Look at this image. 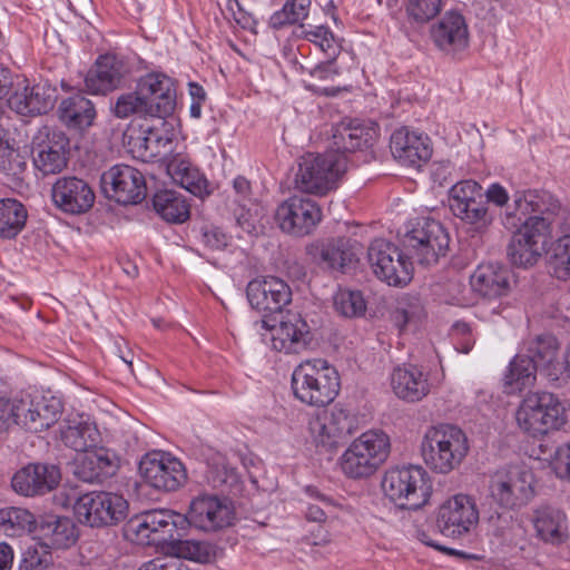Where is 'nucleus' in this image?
<instances>
[{"label":"nucleus","instance_id":"f257e3e1","mask_svg":"<svg viewBox=\"0 0 570 570\" xmlns=\"http://www.w3.org/2000/svg\"><path fill=\"white\" fill-rule=\"evenodd\" d=\"M514 212L520 228L508 245L507 255L514 266H533L547 250L553 216L560 209L559 202L544 190H525L514 195Z\"/></svg>","mask_w":570,"mask_h":570},{"label":"nucleus","instance_id":"f03ea898","mask_svg":"<svg viewBox=\"0 0 570 570\" xmlns=\"http://www.w3.org/2000/svg\"><path fill=\"white\" fill-rule=\"evenodd\" d=\"M247 299L252 308L263 315V326L274 330L273 348L285 354L299 353L312 341L309 325L298 313H287L278 326L269 324V315L282 313L292 302V291L287 283L274 276L255 278L247 284Z\"/></svg>","mask_w":570,"mask_h":570},{"label":"nucleus","instance_id":"7ed1b4c3","mask_svg":"<svg viewBox=\"0 0 570 570\" xmlns=\"http://www.w3.org/2000/svg\"><path fill=\"white\" fill-rule=\"evenodd\" d=\"M291 387L299 402L315 407L331 404L338 395L341 380L335 367L322 358L299 363L292 373Z\"/></svg>","mask_w":570,"mask_h":570},{"label":"nucleus","instance_id":"20e7f679","mask_svg":"<svg viewBox=\"0 0 570 570\" xmlns=\"http://www.w3.org/2000/svg\"><path fill=\"white\" fill-rule=\"evenodd\" d=\"M469 440L462 429L453 424L430 426L421 442L425 464L435 473L455 470L469 452Z\"/></svg>","mask_w":570,"mask_h":570},{"label":"nucleus","instance_id":"39448f33","mask_svg":"<svg viewBox=\"0 0 570 570\" xmlns=\"http://www.w3.org/2000/svg\"><path fill=\"white\" fill-rule=\"evenodd\" d=\"M402 242L411 261L432 266L446 255L450 236L439 220L421 216L404 224Z\"/></svg>","mask_w":570,"mask_h":570},{"label":"nucleus","instance_id":"423d86ee","mask_svg":"<svg viewBox=\"0 0 570 570\" xmlns=\"http://www.w3.org/2000/svg\"><path fill=\"white\" fill-rule=\"evenodd\" d=\"M347 158L334 151L308 153L299 158L295 188L303 193L325 195L337 187L347 170Z\"/></svg>","mask_w":570,"mask_h":570},{"label":"nucleus","instance_id":"0eeeda50","mask_svg":"<svg viewBox=\"0 0 570 570\" xmlns=\"http://www.w3.org/2000/svg\"><path fill=\"white\" fill-rule=\"evenodd\" d=\"M515 419L520 429L533 438L559 430L568 421L563 403L556 394L546 391L528 393Z\"/></svg>","mask_w":570,"mask_h":570},{"label":"nucleus","instance_id":"6e6552de","mask_svg":"<svg viewBox=\"0 0 570 570\" xmlns=\"http://www.w3.org/2000/svg\"><path fill=\"white\" fill-rule=\"evenodd\" d=\"M390 451V438L385 432L366 431L344 451L341 458L342 471L351 479L368 478L387 460Z\"/></svg>","mask_w":570,"mask_h":570},{"label":"nucleus","instance_id":"1a4fd4ad","mask_svg":"<svg viewBox=\"0 0 570 570\" xmlns=\"http://www.w3.org/2000/svg\"><path fill=\"white\" fill-rule=\"evenodd\" d=\"M385 495L401 509L417 510L432 494L429 473L420 465L392 468L382 480Z\"/></svg>","mask_w":570,"mask_h":570},{"label":"nucleus","instance_id":"9d476101","mask_svg":"<svg viewBox=\"0 0 570 570\" xmlns=\"http://www.w3.org/2000/svg\"><path fill=\"white\" fill-rule=\"evenodd\" d=\"M534 475L527 468L510 466L498 470L489 481V497L505 512L525 507L534 497Z\"/></svg>","mask_w":570,"mask_h":570},{"label":"nucleus","instance_id":"9b49d317","mask_svg":"<svg viewBox=\"0 0 570 570\" xmlns=\"http://www.w3.org/2000/svg\"><path fill=\"white\" fill-rule=\"evenodd\" d=\"M448 202L452 215L473 232L483 233L493 223V213L487 206L483 188L473 179L454 184L449 190Z\"/></svg>","mask_w":570,"mask_h":570},{"label":"nucleus","instance_id":"f8f14e48","mask_svg":"<svg viewBox=\"0 0 570 570\" xmlns=\"http://www.w3.org/2000/svg\"><path fill=\"white\" fill-rule=\"evenodd\" d=\"M75 517L90 528L116 525L127 518L128 502L122 495L108 491H90L77 498Z\"/></svg>","mask_w":570,"mask_h":570},{"label":"nucleus","instance_id":"ddd939ff","mask_svg":"<svg viewBox=\"0 0 570 570\" xmlns=\"http://www.w3.org/2000/svg\"><path fill=\"white\" fill-rule=\"evenodd\" d=\"M367 259L375 276L391 286L402 287L412 279L413 262L407 253L384 238L371 243Z\"/></svg>","mask_w":570,"mask_h":570},{"label":"nucleus","instance_id":"4468645a","mask_svg":"<svg viewBox=\"0 0 570 570\" xmlns=\"http://www.w3.org/2000/svg\"><path fill=\"white\" fill-rule=\"evenodd\" d=\"M361 244L347 237L317 239L305 246L307 259L323 271L347 273L358 263Z\"/></svg>","mask_w":570,"mask_h":570},{"label":"nucleus","instance_id":"2eb2a0df","mask_svg":"<svg viewBox=\"0 0 570 570\" xmlns=\"http://www.w3.org/2000/svg\"><path fill=\"white\" fill-rule=\"evenodd\" d=\"M139 473L150 487L166 492L180 489L187 481L183 462L161 451L146 453L139 462Z\"/></svg>","mask_w":570,"mask_h":570},{"label":"nucleus","instance_id":"dca6fc26","mask_svg":"<svg viewBox=\"0 0 570 570\" xmlns=\"http://www.w3.org/2000/svg\"><path fill=\"white\" fill-rule=\"evenodd\" d=\"M100 186L105 196L118 204H138L146 196L144 175L136 168L118 164L104 171Z\"/></svg>","mask_w":570,"mask_h":570},{"label":"nucleus","instance_id":"f3484780","mask_svg":"<svg viewBox=\"0 0 570 570\" xmlns=\"http://www.w3.org/2000/svg\"><path fill=\"white\" fill-rule=\"evenodd\" d=\"M275 217L284 233L304 237L321 223L322 209L309 198L293 196L277 207Z\"/></svg>","mask_w":570,"mask_h":570},{"label":"nucleus","instance_id":"a211bd4d","mask_svg":"<svg viewBox=\"0 0 570 570\" xmlns=\"http://www.w3.org/2000/svg\"><path fill=\"white\" fill-rule=\"evenodd\" d=\"M184 517L185 523L205 532H215L232 525L235 512L227 499L203 494L191 500Z\"/></svg>","mask_w":570,"mask_h":570},{"label":"nucleus","instance_id":"6ab92c4d","mask_svg":"<svg viewBox=\"0 0 570 570\" xmlns=\"http://www.w3.org/2000/svg\"><path fill=\"white\" fill-rule=\"evenodd\" d=\"M136 89L165 127L164 119L176 108L177 81L163 71H149L137 79Z\"/></svg>","mask_w":570,"mask_h":570},{"label":"nucleus","instance_id":"aec40b11","mask_svg":"<svg viewBox=\"0 0 570 570\" xmlns=\"http://www.w3.org/2000/svg\"><path fill=\"white\" fill-rule=\"evenodd\" d=\"M185 524V517L173 510L155 509L135 515L128 522V531L148 542L175 541V533Z\"/></svg>","mask_w":570,"mask_h":570},{"label":"nucleus","instance_id":"412c9836","mask_svg":"<svg viewBox=\"0 0 570 570\" xmlns=\"http://www.w3.org/2000/svg\"><path fill=\"white\" fill-rule=\"evenodd\" d=\"M478 520L474 501L469 495L456 494L440 507L436 525L443 535L455 539L466 534Z\"/></svg>","mask_w":570,"mask_h":570},{"label":"nucleus","instance_id":"4be33fe9","mask_svg":"<svg viewBox=\"0 0 570 570\" xmlns=\"http://www.w3.org/2000/svg\"><path fill=\"white\" fill-rule=\"evenodd\" d=\"M51 199L60 212L68 215H82L92 208L96 195L85 179L65 176L58 178L52 185Z\"/></svg>","mask_w":570,"mask_h":570},{"label":"nucleus","instance_id":"5701e85b","mask_svg":"<svg viewBox=\"0 0 570 570\" xmlns=\"http://www.w3.org/2000/svg\"><path fill=\"white\" fill-rule=\"evenodd\" d=\"M130 72L128 62L114 53L99 56L85 77V90L91 95H107L121 87Z\"/></svg>","mask_w":570,"mask_h":570},{"label":"nucleus","instance_id":"b1692460","mask_svg":"<svg viewBox=\"0 0 570 570\" xmlns=\"http://www.w3.org/2000/svg\"><path fill=\"white\" fill-rule=\"evenodd\" d=\"M61 480L58 465L49 463H29L19 469L11 479V487L22 497L45 495L56 489Z\"/></svg>","mask_w":570,"mask_h":570},{"label":"nucleus","instance_id":"393cba45","mask_svg":"<svg viewBox=\"0 0 570 570\" xmlns=\"http://www.w3.org/2000/svg\"><path fill=\"white\" fill-rule=\"evenodd\" d=\"M332 131V147L327 151L337 153L346 158V154L372 147L377 137V130L373 124L357 118L342 119Z\"/></svg>","mask_w":570,"mask_h":570},{"label":"nucleus","instance_id":"a878e982","mask_svg":"<svg viewBox=\"0 0 570 570\" xmlns=\"http://www.w3.org/2000/svg\"><path fill=\"white\" fill-rule=\"evenodd\" d=\"M390 148L393 157L400 164L409 167H420L432 156L429 137L410 130L409 127H401L393 131Z\"/></svg>","mask_w":570,"mask_h":570},{"label":"nucleus","instance_id":"bb28decb","mask_svg":"<svg viewBox=\"0 0 570 570\" xmlns=\"http://www.w3.org/2000/svg\"><path fill=\"white\" fill-rule=\"evenodd\" d=\"M431 39L436 48L448 55H455L469 46V28L465 18L456 10L446 11L432 26Z\"/></svg>","mask_w":570,"mask_h":570},{"label":"nucleus","instance_id":"cd10ccee","mask_svg":"<svg viewBox=\"0 0 570 570\" xmlns=\"http://www.w3.org/2000/svg\"><path fill=\"white\" fill-rule=\"evenodd\" d=\"M119 469L117 455L104 448L87 451L75 463V476L87 483H102L114 476Z\"/></svg>","mask_w":570,"mask_h":570},{"label":"nucleus","instance_id":"c85d7f7f","mask_svg":"<svg viewBox=\"0 0 570 570\" xmlns=\"http://www.w3.org/2000/svg\"><path fill=\"white\" fill-rule=\"evenodd\" d=\"M41 546L47 549H68L78 539V529L69 517L48 514L41 517L36 529Z\"/></svg>","mask_w":570,"mask_h":570},{"label":"nucleus","instance_id":"c756f323","mask_svg":"<svg viewBox=\"0 0 570 570\" xmlns=\"http://www.w3.org/2000/svg\"><path fill=\"white\" fill-rule=\"evenodd\" d=\"M391 386L394 394L406 402L421 401L430 393L431 389L428 374L412 364L397 366L393 370Z\"/></svg>","mask_w":570,"mask_h":570},{"label":"nucleus","instance_id":"7c9ffc66","mask_svg":"<svg viewBox=\"0 0 570 570\" xmlns=\"http://www.w3.org/2000/svg\"><path fill=\"white\" fill-rule=\"evenodd\" d=\"M511 272L499 263H488L478 266L471 276L472 288L488 298H498L510 291Z\"/></svg>","mask_w":570,"mask_h":570},{"label":"nucleus","instance_id":"2f4dec72","mask_svg":"<svg viewBox=\"0 0 570 570\" xmlns=\"http://www.w3.org/2000/svg\"><path fill=\"white\" fill-rule=\"evenodd\" d=\"M173 135L164 128L148 127L138 136H129L128 146L135 157L147 161L166 155L171 149Z\"/></svg>","mask_w":570,"mask_h":570},{"label":"nucleus","instance_id":"473e14b6","mask_svg":"<svg viewBox=\"0 0 570 570\" xmlns=\"http://www.w3.org/2000/svg\"><path fill=\"white\" fill-rule=\"evenodd\" d=\"M533 525L537 535L544 542L560 544L568 537V518L566 513L552 507L535 510Z\"/></svg>","mask_w":570,"mask_h":570},{"label":"nucleus","instance_id":"72a5a7b5","mask_svg":"<svg viewBox=\"0 0 570 570\" xmlns=\"http://www.w3.org/2000/svg\"><path fill=\"white\" fill-rule=\"evenodd\" d=\"M59 119L71 129H86L96 118V109L91 100L81 94L63 99L58 108Z\"/></svg>","mask_w":570,"mask_h":570},{"label":"nucleus","instance_id":"f704fd0d","mask_svg":"<svg viewBox=\"0 0 570 570\" xmlns=\"http://www.w3.org/2000/svg\"><path fill=\"white\" fill-rule=\"evenodd\" d=\"M99 431L87 421L68 420L60 425V440L62 443L77 451L87 452L99 442Z\"/></svg>","mask_w":570,"mask_h":570},{"label":"nucleus","instance_id":"c9c22d12","mask_svg":"<svg viewBox=\"0 0 570 570\" xmlns=\"http://www.w3.org/2000/svg\"><path fill=\"white\" fill-rule=\"evenodd\" d=\"M538 365L524 354H517L510 362L504 374V392L508 394L522 392L533 386L537 380Z\"/></svg>","mask_w":570,"mask_h":570},{"label":"nucleus","instance_id":"e433bc0d","mask_svg":"<svg viewBox=\"0 0 570 570\" xmlns=\"http://www.w3.org/2000/svg\"><path fill=\"white\" fill-rule=\"evenodd\" d=\"M155 212L167 223L183 224L190 216L189 204L178 191L158 190L153 197Z\"/></svg>","mask_w":570,"mask_h":570},{"label":"nucleus","instance_id":"4c0bfd02","mask_svg":"<svg viewBox=\"0 0 570 570\" xmlns=\"http://www.w3.org/2000/svg\"><path fill=\"white\" fill-rule=\"evenodd\" d=\"M167 170L173 180L190 194L200 198L209 195L207 179L189 161L174 159L168 164Z\"/></svg>","mask_w":570,"mask_h":570},{"label":"nucleus","instance_id":"58836bf2","mask_svg":"<svg viewBox=\"0 0 570 570\" xmlns=\"http://www.w3.org/2000/svg\"><path fill=\"white\" fill-rule=\"evenodd\" d=\"M28 219L26 206L16 198L0 199V238L14 239Z\"/></svg>","mask_w":570,"mask_h":570},{"label":"nucleus","instance_id":"ea45409f","mask_svg":"<svg viewBox=\"0 0 570 570\" xmlns=\"http://www.w3.org/2000/svg\"><path fill=\"white\" fill-rule=\"evenodd\" d=\"M70 140L67 135L49 126H42L31 138V155H45L49 153L69 154Z\"/></svg>","mask_w":570,"mask_h":570},{"label":"nucleus","instance_id":"a19ab883","mask_svg":"<svg viewBox=\"0 0 570 570\" xmlns=\"http://www.w3.org/2000/svg\"><path fill=\"white\" fill-rule=\"evenodd\" d=\"M37 520L27 509L6 507L0 509V531L8 537H20L36 529Z\"/></svg>","mask_w":570,"mask_h":570},{"label":"nucleus","instance_id":"79ce46f5","mask_svg":"<svg viewBox=\"0 0 570 570\" xmlns=\"http://www.w3.org/2000/svg\"><path fill=\"white\" fill-rule=\"evenodd\" d=\"M33 400V415L29 423V431L32 433L42 432L58 422L62 404L55 396H36Z\"/></svg>","mask_w":570,"mask_h":570},{"label":"nucleus","instance_id":"37998d69","mask_svg":"<svg viewBox=\"0 0 570 570\" xmlns=\"http://www.w3.org/2000/svg\"><path fill=\"white\" fill-rule=\"evenodd\" d=\"M111 112L118 119H127L132 116L139 118H157L156 114L150 110L149 105L138 90L124 92L119 95L111 105Z\"/></svg>","mask_w":570,"mask_h":570},{"label":"nucleus","instance_id":"c03bdc74","mask_svg":"<svg viewBox=\"0 0 570 570\" xmlns=\"http://www.w3.org/2000/svg\"><path fill=\"white\" fill-rule=\"evenodd\" d=\"M173 549L176 559L195 561L198 563H209L216 557V548L207 541L199 540H176Z\"/></svg>","mask_w":570,"mask_h":570},{"label":"nucleus","instance_id":"a18cd8bd","mask_svg":"<svg viewBox=\"0 0 570 570\" xmlns=\"http://www.w3.org/2000/svg\"><path fill=\"white\" fill-rule=\"evenodd\" d=\"M309 7L311 0H287L281 10L271 16L268 24L279 30L285 26L298 23L308 17Z\"/></svg>","mask_w":570,"mask_h":570},{"label":"nucleus","instance_id":"49530a36","mask_svg":"<svg viewBox=\"0 0 570 570\" xmlns=\"http://www.w3.org/2000/svg\"><path fill=\"white\" fill-rule=\"evenodd\" d=\"M302 28L303 39L317 46L328 59H336L340 55V45L337 43L333 31L327 26H309L308 28H304V26H302Z\"/></svg>","mask_w":570,"mask_h":570},{"label":"nucleus","instance_id":"de8ad7c7","mask_svg":"<svg viewBox=\"0 0 570 570\" xmlns=\"http://www.w3.org/2000/svg\"><path fill=\"white\" fill-rule=\"evenodd\" d=\"M335 311L344 317H357L365 313L366 303L360 291L340 289L334 296Z\"/></svg>","mask_w":570,"mask_h":570},{"label":"nucleus","instance_id":"09e8293b","mask_svg":"<svg viewBox=\"0 0 570 570\" xmlns=\"http://www.w3.org/2000/svg\"><path fill=\"white\" fill-rule=\"evenodd\" d=\"M549 265L558 279H570V234L560 237L554 243Z\"/></svg>","mask_w":570,"mask_h":570},{"label":"nucleus","instance_id":"8fccbe9b","mask_svg":"<svg viewBox=\"0 0 570 570\" xmlns=\"http://www.w3.org/2000/svg\"><path fill=\"white\" fill-rule=\"evenodd\" d=\"M57 98V89L48 82H40L29 87V99L33 116L50 111L55 107Z\"/></svg>","mask_w":570,"mask_h":570},{"label":"nucleus","instance_id":"3c124183","mask_svg":"<svg viewBox=\"0 0 570 570\" xmlns=\"http://www.w3.org/2000/svg\"><path fill=\"white\" fill-rule=\"evenodd\" d=\"M559 343L552 335H539L529 343L527 353L537 365L551 361L558 355Z\"/></svg>","mask_w":570,"mask_h":570},{"label":"nucleus","instance_id":"603ef678","mask_svg":"<svg viewBox=\"0 0 570 570\" xmlns=\"http://www.w3.org/2000/svg\"><path fill=\"white\" fill-rule=\"evenodd\" d=\"M328 428V422L324 417H318L311 423V431L313 433L316 446L324 449L325 451H332L345 441Z\"/></svg>","mask_w":570,"mask_h":570},{"label":"nucleus","instance_id":"864d4df0","mask_svg":"<svg viewBox=\"0 0 570 570\" xmlns=\"http://www.w3.org/2000/svg\"><path fill=\"white\" fill-rule=\"evenodd\" d=\"M68 155L62 153H49L45 155H31L35 168L42 176L56 175L61 173L68 165Z\"/></svg>","mask_w":570,"mask_h":570},{"label":"nucleus","instance_id":"5fc2aeb1","mask_svg":"<svg viewBox=\"0 0 570 570\" xmlns=\"http://www.w3.org/2000/svg\"><path fill=\"white\" fill-rule=\"evenodd\" d=\"M442 8V0H410L409 16L419 23H424L436 17Z\"/></svg>","mask_w":570,"mask_h":570},{"label":"nucleus","instance_id":"6e6d98bb","mask_svg":"<svg viewBox=\"0 0 570 570\" xmlns=\"http://www.w3.org/2000/svg\"><path fill=\"white\" fill-rule=\"evenodd\" d=\"M9 407L12 409L9 415V424H17L29 431V423L33 415V400L31 397L10 400Z\"/></svg>","mask_w":570,"mask_h":570},{"label":"nucleus","instance_id":"4d7b16f0","mask_svg":"<svg viewBox=\"0 0 570 570\" xmlns=\"http://www.w3.org/2000/svg\"><path fill=\"white\" fill-rule=\"evenodd\" d=\"M328 422V428L346 441L355 430V419L344 409H334L328 416H324Z\"/></svg>","mask_w":570,"mask_h":570},{"label":"nucleus","instance_id":"13d9d810","mask_svg":"<svg viewBox=\"0 0 570 570\" xmlns=\"http://www.w3.org/2000/svg\"><path fill=\"white\" fill-rule=\"evenodd\" d=\"M51 563V556L47 551L28 548L21 556L18 570H49Z\"/></svg>","mask_w":570,"mask_h":570},{"label":"nucleus","instance_id":"bf43d9fd","mask_svg":"<svg viewBox=\"0 0 570 570\" xmlns=\"http://www.w3.org/2000/svg\"><path fill=\"white\" fill-rule=\"evenodd\" d=\"M567 367H569L567 363L560 362L557 355L551 361H546V363L538 365V373L550 384L560 386L566 381L564 372Z\"/></svg>","mask_w":570,"mask_h":570},{"label":"nucleus","instance_id":"052dcab7","mask_svg":"<svg viewBox=\"0 0 570 570\" xmlns=\"http://www.w3.org/2000/svg\"><path fill=\"white\" fill-rule=\"evenodd\" d=\"M202 242L212 250H223L228 246L230 236L220 227L214 225L204 226L202 228Z\"/></svg>","mask_w":570,"mask_h":570},{"label":"nucleus","instance_id":"680f3d73","mask_svg":"<svg viewBox=\"0 0 570 570\" xmlns=\"http://www.w3.org/2000/svg\"><path fill=\"white\" fill-rule=\"evenodd\" d=\"M26 169L27 161L14 149L12 155H3L0 157V171L8 176L20 179Z\"/></svg>","mask_w":570,"mask_h":570},{"label":"nucleus","instance_id":"e2e57ef3","mask_svg":"<svg viewBox=\"0 0 570 570\" xmlns=\"http://www.w3.org/2000/svg\"><path fill=\"white\" fill-rule=\"evenodd\" d=\"M8 107L21 116H33L29 99V86L14 91L8 99Z\"/></svg>","mask_w":570,"mask_h":570},{"label":"nucleus","instance_id":"0e129e2a","mask_svg":"<svg viewBox=\"0 0 570 570\" xmlns=\"http://www.w3.org/2000/svg\"><path fill=\"white\" fill-rule=\"evenodd\" d=\"M554 471L560 479L570 481V442L556 450Z\"/></svg>","mask_w":570,"mask_h":570},{"label":"nucleus","instance_id":"69168bd1","mask_svg":"<svg viewBox=\"0 0 570 570\" xmlns=\"http://www.w3.org/2000/svg\"><path fill=\"white\" fill-rule=\"evenodd\" d=\"M419 318V308L415 306H397L391 314L392 323L400 332H403L405 327Z\"/></svg>","mask_w":570,"mask_h":570},{"label":"nucleus","instance_id":"338daca9","mask_svg":"<svg viewBox=\"0 0 570 570\" xmlns=\"http://www.w3.org/2000/svg\"><path fill=\"white\" fill-rule=\"evenodd\" d=\"M226 9L242 28L247 29L255 24L254 17L244 9L238 0H226Z\"/></svg>","mask_w":570,"mask_h":570},{"label":"nucleus","instance_id":"774afa93","mask_svg":"<svg viewBox=\"0 0 570 570\" xmlns=\"http://www.w3.org/2000/svg\"><path fill=\"white\" fill-rule=\"evenodd\" d=\"M487 206L493 204L498 207H503L509 202V194L507 189L498 183L491 184L487 190H483Z\"/></svg>","mask_w":570,"mask_h":570}]
</instances>
